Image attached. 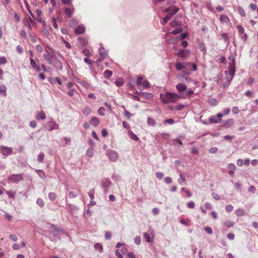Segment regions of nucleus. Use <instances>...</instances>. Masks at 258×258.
I'll return each instance as SVG.
<instances>
[{
  "mask_svg": "<svg viewBox=\"0 0 258 258\" xmlns=\"http://www.w3.org/2000/svg\"><path fill=\"white\" fill-rule=\"evenodd\" d=\"M162 101L165 104L169 103H175L180 98V97L175 93H171L168 92L165 93H161L160 95Z\"/></svg>",
  "mask_w": 258,
  "mask_h": 258,
  "instance_id": "obj_1",
  "label": "nucleus"
},
{
  "mask_svg": "<svg viewBox=\"0 0 258 258\" xmlns=\"http://www.w3.org/2000/svg\"><path fill=\"white\" fill-rule=\"evenodd\" d=\"M143 78L142 76H139L137 80V85L140 90L147 89L150 88V85L148 81H143Z\"/></svg>",
  "mask_w": 258,
  "mask_h": 258,
  "instance_id": "obj_2",
  "label": "nucleus"
},
{
  "mask_svg": "<svg viewBox=\"0 0 258 258\" xmlns=\"http://www.w3.org/2000/svg\"><path fill=\"white\" fill-rule=\"evenodd\" d=\"M23 180V174H12L8 178V181L9 183H18Z\"/></svg>",
  "mask_w": 258,
  "mask_h": 258,
  "instance_id": "obj_3",
  "label": "nucleus"
},
{
  "mask_svg": "<svg viewBox=\"0 0 258 258\" xmlns=\"http://www.w3.org/2000/svg\"><path fill=\"white\" fill-rule=\"evenodd\" d=\"M45 231H48L55 235L57 234L59 231V228L54 225H50L49 223H46L43 226Z\"/></svg>",
  "mask_w": 258,
  "mask_h": 258,
  "instance_id": "obj_4",
  "label": "nucleus"
},
{
  "mask_svg": "<svg viewBox=\"0 0 258 258\" xmlns=\"http://www.w3.org/2000/svg\"><path fill=\"white\" fill-rule=\"evenodd\" d=\"M0 149L2 153L5 156H7L11 155L13 153V149L11 147H7L5 146H0Z\"/></svg>",
  "mask_w": 258,
  "mask_h": 258,
  "instance_id": "obj_5",
  "label": "nucleus"
},
{
  "mask_svg": "<svg viewBox=\"0 0 258 258\" xmlns=\"http://www.w3.org/2000/svg\"><path fill=\"white\" fill-rule=\"evenodd\" d=\"M235 73V67L233 64H230L229 66L228 69V75H229V77L227 76V79L229 82V83H230V81L232 80V78L234 75Z\"/></svg>",
  "mask_w": 258,
  "mask_h": 258,
  "instance_id": "obj_6",
  "label": "nucleus"
},
{
  "mask_svg": "<svg viewBox=\"0 0 258 258\" xmlns=\"http://www.w3.org/2000/svg\"><path fill=\"white\" fill-rule=\"evenodd\" d=\"M47 128L51 131L53 130L58 129V125L54 121H49L47 122Z\"/></svg>",
  "mask_w": 258,
  "mask_h": 258,
  "instance_id": "obj_7",
  "label": "nucleus"
},
{
  "mask_svg": "<svg viewBox=\"0 0 258 258\" xmlns=\"http://www.w3.org/2000/svg\"><path fill=\"white\" fill-rule=\"evenodd\" d=\"M234 124V119L233 118H229L225 120L223 122V126L225 128L231 127Z\"/></svg>",
  "mask_w": 258,
  "mask_h": 258,
  "instance_id": "obj_8",
  "label": "nucleus"
},
{
  "mask_svg": "<svg viewBox=\"0 0 258 258\" xmlns=\"http://www.w3.org/2000/svg\"><path fill=\"white\" fill-rule=\"evenodd\" d=\"M179 10V9L177 7H175V6L170 7L168 9H167L165 10V12L169 14V15L171 17V16L174 15L175 13H176Z\"/></svg>",
  "mask_w": 258,
  "mask_h": 258,
  "instance_id": "obj_9",
  "label": "nucleus"
},
{
  "mask_svg": "<svg viewBox=\"0 0 258 258\" xmlns=\"http://www.w3.org/2000/svg\"><path fill=\"white\" fill-rule=\"evenodd\" d=\"M190 64V63L186 62H177L175 64L176 69L178 71H180L182 69L186 68Z\"/></svg>",
  "mask_w": 258,
  "mask_h": 258,
  "instance_id": "obj_10",
  "label": "nucleus"
},
{
  "mask_svg": "<svg viewBox=\"0 0 258 258\" xmlns=\"http://www.w3.org/2000/svg\"><path fill=\"white\" fill-rule=\"evenodd\" d=\"M189 53V51L188 50L180 49L177 52V55L183 58H186L187 57V54Z\"/></svg>",
  "mask_w": 258,
  "mask_h": 258,
  "instance_id": "obj_11",
  "label": "nucleus"
},
{
  "mask_svg": "<svg viewBox=\"0 0 258 258\" xmlns=\"http://www.w3.org/2000/svg\"><path fill=\"white\" fill-rule=\"evenodd\" d=\"M75 9L74 8L71 9L70 8H66L64 9V14L68 18H71L72 17L74 13Z\"/></svg>",
  "mask_w": 258,
  "mask_h": 258,
  "instance_id": "obj_12",
  "label": "nucleus"
},
{
  "mask_svg": "<svg viewBox=\"0 0 258 258\" xmlns=\"http://www.w3.org/2000/svg\"><path fill=\"white\" fill-rule=\"evenodd\" d=\"M176 88L179 92H182L186 90L187 87L183 83H178L176 85Z\"/></svg>",
  "mask_w": 258,
  "mask_h": 258,
  "instance_id": "obj_13",
  "label": "nucleus"
},
{
  "mask_svg": "<svg viewBox=\"0 0 258 258\" xmlns=\"http://www.w3.org/2000/svg\"><path fill=\"white\" fill-rule=\"evenodd\" d=\"M85 28L83 25L78 26L75 30L76 34H82L85 32Z\"/></svg>",
  "mask_w": 258,
  "mask_h": 258,
  "instance_id": "obj_14",
  "label": "nucleus"
},
{
  "mask_svg": "<svg viewBox=\"0 0 258 258\" xmlns=\"http://www.w3.org/2000/svg\"><path fill=\"white\" fill-rule=\"evenodd\" d=\"M30 63L32 68L36 71L39 72L41 70L40 67L37 64L36 61L32 58H30Z\"/></svg>",
  "mask_w": 258,
  "mask_h": 258,
  "instance_id": "obj_15",
  "label": "nucleus"
},
{
  "mask_svg": "<svg viewBox=\"0 0 258 258\" xmlns=\"http://www.w3.org/2000/svg\"><path fill=\"white\" fill-rule=\"evenodd\" d=\"M35 118L37 120L45 119L46 118V115H45L44 112L43 111H41L37 112V113L35 116Z\"/></svg>",
  "mask_w": 258,
  "mask_h": 258,
  "instance_id": "obj_16",
  "label": "nucleus"
},
{
  "mask_svg": "<svg viewBox=\"0 0 258 258\" xmlns=\"http://www.w3.org/2000/svg\"><path fill=\"white\" fill-rule=\"evenodd\" d=\"M98 51L100 56L103 57V58H105L107 56V52L103 47L99 48Z\"/></svg>",
  "mask_w": 258,
  "mask_h": 258,
  "instance_id": "obj_17",
  "label": "nucleus"
},
{
  "mask_svg": "<svg viewBox=\"0 0 258 258\" xmlns=\"http://www.w3.org/2000/svg\"><path fill=\"white\" fill-rule=\"evenodd\" d=\"M77 81L78 83L80 84L83 87L86 89H88L90 87L89 84L86 81L80 80L77 79Z\"/></svg>",
  "mask_w": 258,
  "mask_h": 258,
  "instance_id": "obj_18",
  "label": "nucleus"
},
{
  "mask_svg": "<svg viewBox=\"0 0 258 258\" xmlns=\"http://www.w3.org/2000/svg\"><path fill=\"white\" fill-rule=\"evenodd\" d=\"M99 119L97 117H93L90 120L91 124L94 126H97L99 124Z\"/></svg>",
  "mask_w": 258,
  "mask_h": 258,
  "instance_id": "obj_19",
  "label": "nucleus"
},
{
  "mask_svg": "<svg viewBox=\"0 0 258 258\" xmlns=\"http://www.w3.org/2000/svg\"><path fill=\"white\" fill-rule=\"evenodd\" d=\"M118 157V155L114 151H111L109 155V158L112 161H115Z\"/></svg>",
  "mask_w": 258,
  "mask_h": 258,
  "instance_id": "obj_20",
  "label": "nucleus"
},
{
  "mask_svg": "<svg viewBox=\"0 0 258 258\" xmlns=\"http://www.w3.org/2000/svg\"><path fill=\"white\" fill-rule=\"evenodd\" d=\"M217 118L218 117L217 116H212L210 117V118H209V121L211 123H217L221 122V119L219 118L218 119Z\"/></svg>",
  "mask_w": 258,
  "mask_h": 258,
  "instance_id": "obj_21",
  "label": "nucleus"
},
{
  "mask_svg": "<svg viewBox=\"0 0 258 258\" xmlns=\"http://www.w3.org/2000/svg\"><path fill=\"white\" fill-rule=\"evenodd\" d=\"M230 113V109L227 108L223 111V113H219L217 114V116L219 118H221L224 115H228Z\"/></svg>",
  "mask_w": 258,
  "mask_h": 258,
  "instance_id": "obj_22",
  "label": "nucleus"
},
{
  "mask_svg": "<svg viewBox=\"0 0 258 258\" xmlns=\"http://www.w3.org/2000/svg\"><path fill=\"white\" fill-rule=\"evenodd\" d=\"M91 108L89 106H86L82 110V112L85 115H88L91 113Z\"/></svg>",
  "mask_w": 258,
  "mask_h": 258,
  "instance_id": "obj_23",
  "label": "nucleus"
},
{
  "mask_svg": "<svg viewBox=\"0 0 258 258\" xmlns=\"http://www.w3.org/2000/svg\"><path fill=\"white\" fill-rule=\"evenodd\" d=\"M153 95L151 93H146L143 92V94L141 96V97L143 98L146 99H149L153 97Z\"/></svg>",
  "mask_w": 258,
  "mask_h": 258,
  "instance_id": "obj_24",
  "label": "nucleus"
},
{
  "mask_svg": "<svg viewBox=\"0 0 258 258\" xmlns=\"http://www.w3.org/2000/svg\"><path fill=\"white\" fill-rule=\"evenodd\" d=\"M128 133L130 137L132 139L137 141L139 140V138L132 131H129Z\"/></svg>",
  "mask_w": 258,
  "mask_h": 258,
  "instance_id": "obj_25",
  "label": "nucleus"
},
{
  "mask_svg": "<svg viewBox=\"0 0 258 258\" xmlns=\"http://www.w3.org/2000/svg\"><path fill=\"white\" fill-rule=\"evenodd\" d=\"M220 20L222 23H228L229 22V19L226 15H222L220 17Z\"/></svg>",
  "mask_w": 258,
  "mask_h": 258,
  "instance_id": "obj_26",
  "label": "nucleus"
},
{
  "mask_svg": "<svg viewBox=\"0 0 258 258\" xmlns=\"http://www.w3.org/2000/svg\"><path fill=\"white\" fill-rule=\"evenodd\" d=\"M94 248L100 252L103 251V246L100 243H96L94 245Z\"/></svg>",
  "mask_w": 258,
  "mask_h": 258,
  "instance_id": "obj_27",
  "label": "nucleus"
},
{
  "mask_svg": "<svg viewBox=\"0 0 258 258\" xmlns=\"http://www.w3.org/2000/svg\"><path fill=\"white\" fill-rule=\"evenodd\" d=\"M112 75V72L109 70H106L104 72V77L105 78L109 79L110 78Z\"/></svg>",
  "mask_w": 258,
  "mask_h": 258,
  "instance_id": "obj_28",
  "label": "nucleus"
},
{
  "mask_svg": "<svg viewBox=\"0 0 258 258\" xmlns=\"http://www.w3.org/2000/svg\"><path fill=\"white\" fill-rule=\"evenodd\" d=\"M46 51L47 52V54L49 55L50 57H53L55 56L54 52L51 48L47 47L46 48Z\"/></svg>",
  "mask_w": 258,
  "mask_h": 258,
  "instance_id": "obj_29",
  "label": "nucleus"
},
{
  "mask_svg": "<svg viewBox=\"0 0 258 258\" xmlns=\"http://www.w3.org/2000/svg\"><path fill=\"white\" fill-rule=\"evenodd\" d=\"M147 123L149 125H151V126H155L156 124L155 120L151 117L148 118Z\"/></svg>",
  "mask_w": 258,
  "mask_h": 258,
  "instance_id": "obj_30",
  "label": "nucleus"
},
{
  "mask_svg": "<svg viewBox=\"0 0 258 258\" xmlns=\"http://www.w3.org/2000/svg\"><path fill=\"white\" fill-rule=\"evenodd\" d=\"M7 88L5 86L1 85L0 86V93L3 94L4 96H6L7 95L6 93Z\"/></svg>",
  "mask_w": 258,
  "mask_h": 258,
  "instance_id": "obj_31",
  "label": "nucleus"
},
{
  "mask_svg": "<svg viewBox=\"0 0 258 258\" xmlns=\"http://www.w3.org/2000/svg\"><path fill=\"white\" fill-rule=\"evenodd\" d=\"M170 25L172 27H175L181 25V23L179 21L173 20L170 22Z\"/></svg>",
  "mask_w": 258,
  "mask_h": 258,
  "instance_id": "obj_32",
  "label": "nucleus"
},
{
  "mask_svg": "<svg viewBox=\"0 0 258 258\" xmlns=\"http://www.w3.org/2000/svg\"><path fill=\"white\" fill-rule=\"evenodd\" d=\"M82 53L86 56H91L92 55L91 51L88 49H85L82 51Z\"/></svg>",
  "mask_w": 258,
  "mask_h": 258,
  "instance_id": "obj_33",
  "label": "nucleus"
},
{
  "mask_svg": "<svg viewBox=\"0 0 258 258\" xmlns=\"http://www.w3.org/2000/svg\"><path fill=\"white\" fill-rule=\"evenodd\" d=\"M116 85L118 87H121L124 84V81L122 79H118L115 82Z\"/></svg>",
  "mask_w": 258,
  "mask_h": 258,
  "instance_id": "obj_34",
  "label": "nucleus"
},
{
  "mask_svg": "<svg viewBox=\"0 0 258 258\" xmlns=\"http://www.w3.org/2000/svg\"><path fill=\"white\" fill-rule=\"evenodd\" d=\"M180 221L182 224L185 226H187L190 224V220L189 219H181Z\"/></svg>",
  "mask_w": 258,
  "mask_h": 258,
  "instance_id": "obj_35",
  "label": "nucleus"
},
{
  "mask_svg": "<svg viewBox=\"0 0 258 258\" xmlns=\"http://www.w3.org/2000/svg\"><path fill=\"white\" fill-rule=\"evenodd\" d=\"M144 237L147 242H151L152 241L150 235L147 233H144Z\"/></svg>",
  "mask_w": 258,
  "mask_h": 258,
  "instance_id": "obj_36",
  "label": "nucleus"
},
{
  "mask_svg": "<svg viewBox=\"0 0 258 258\" xmlns=\"http://www.w3.org/2000/svg\"><path fill=\"white\" fill-rule=\"evenodd\" d=\"M56 197V195L54 192H51L48 194V198L50 200L54 201Z\"/></svg>",
  "mask_w": 258,
  "mask_h": 258,
  "instance_id": "obj_37",
  "label": "nucleus"
},
{
  "mask_svg": "<svg viewBox=\"0 0 258 258\" xmlns=\"http://www.w3.org/2000/svg\"><path fill=\"white\" fill-rule=\"evenodd\" d=\"M44 158V154L41 153L37 157V161L39 162H43Z\"/></svg>",
  "mask_w": 258,
  "mask_h": 258,
  "instance_id": "obj_38",
  "label": "nucleus"
},
{
  "mask_svg": "<svg viewBox=\"0 0 258 258\" xmlns=\"http://www.w3.org/2000/svg\"><path fill=\"white\" fill-rule=\"evenodd\" d=\"M222 39H223L225 42H227L228 41V34L226 33H222L221 35Z\"/></svg>",
  "mask_w": 258,
  "mask_h": 258,
  "instance_id": "obj_39",
  "label": "nucleus"
},
{
  "mask_svg": "<svg viewBox=\"0 0 258 258\" xmlns=\"http://www.w3.org/2000/svg\"><path fill=\"white\" fill-rule=\"evenodd\" d=\"M105 58H103L101 56H100V58H98L96 61V63L97 65V67L100 68L101 70H102L103 68L102 67L100 66V63Z\"/></svg>",
  "mask_w": 258,
  "mask_h": 258,
  "instance_id": "obj_40",
  "label": "nucleus"
},
{
  "mask_svg": "<svg viewBox=\"0 0 258 258\" xmlns=\"http://www.w3.org/2000/svg\"><path fill=\"white\" fill-rule=\"evenodd\" d=\"M6 194L7 195L13 199L15 198V193L14 192H12V191H6Z\"/></svg>",
  "mask_w": 258,
  "mask_h": 258,
  "instance_id": "obj_41",
  "label": "nucleus"
},
{
  "mask_svg": "<svg viewBox=\"0 0 258 258\" xmlns=\"http://www.w3.org/2000/svg\"><path fill=\"white\" fill-rule=\"evenodd\" d=\"M105 109L103 107H100L98 110V113L99 115L101 116H104L105 115Z\"/></svg>",
  "mask_w": 258,
  "mask_h": 258,
  "instance_id": "obj_42",
  "label": "nucleus"
},
{
  "mask_svg": "<svg viewBox=\"0 0 258 258\" xmlns=\"http://www.w3.org/2000/svg\"><path fill=\"white\" fill-rule=\"evenodd\" d=\"M187 36V34L186 33H181L179 36L177 37V39L179 40H183Z\"/></svg>",
  "mask_w": 258,
  "mask_h": 258,
  "instance_id": "obj_43",
  "label": "nucleus"
},
{
  "mask_svg": "<svg viewBox=\"0 0 258 258\" xmlns=\"http://www.w3.org/2000/svg\"><path fill=\"white\" fill-rule=\"evenodd\" d=\"M238 11L241 16L244 17L245 16L244 10L241 7H239L238 8Z\"/></svg>",
  "mask_w": 258,
  "mask_h": 258,
  "instance_id": "obj_44",
  "label": "nucleus"
},
{
  "mask_svg": "<svg viewBox=\"0 0 258 258\" xmlns=\"http://www.w3.org/2000/svg\"><path fill=\"white\" fill-rule=\"evenodd\" d=\"M234 224V223L231 221H227L225 222V225L228 228L232 227Z\"/></svg>",
  "mask_w": 258,
  "mask_h": 258,
  "instance_id": "obj_45",
  "label": "nucleus"
},
{
  "mask_svg": "<svg viewBox=\"0 0 258 258\" xmlns=\"http://www.w3.org/2000/svg\"><path fill=\"white\" fill-rule=\"evenodd\" d=\"M77 24L78 22L75 19H72L69 23V25L70 27H73Z\"/></svg>",
  "mask_w": 258,
  "mask_h": 258,
  "instance_id": "obj_46",
  "label": "nucleus"
},
{
  "mask_svg": "<svg viewBox=\"0 0 258 258\" xmlns=\"http://www.w3.org/2000/svg\"><path fill=\"white\" fill-rule=\"evenodd\" d=\"M110 184V181L108 179H105L103 182L104 187H107Z\"/></svg>",
  "mask_w": 258,
  "mask_h": 258,
  "instance_id": "obj_47",
  "label": "nucleus"
},
{
  "mask_svg": "<svg viewBox=\"0 0 258 258\" xmlns=\"http://www.w3.org/2000/svg\"><path fill=\"white\" fill-rule=\"evenodd\" d=\"M8 62L7 58L5 56L0 57V64H5Z\"/></svg>",
  "mask_w": 258,
  "mask_h": 258,
  "instance_id": "obj_48",
  "label": "nucleus"
},
{
  "mask_svg": "<svg viewBox=\"0 0 258 258\" xmlns=\"http://www.w3.org/2000/svg\"><path fill=\"white\" fill-rule=\"evenodd\" d=\"M43 57L47 61V62H48V64L51 63L52 62H51V59L49 57V55H48L47 54H44Z\"/></svg>",
  "mask_w": 258,
  "mask_h": 258,
  "instance_id": "obj_49",
  "label": "nucleus"
},
{
  "mask_svg": "<svg viewBox=\"0 0 258 258\" xmlns=\"http://www.w3.org/2000/svg\"><path fill=\"white\" fill-rule=\"evenodd\" d=\"M134 242L136 244L139 245L141 243V240L140 236H136L134 238Z\"/></svg>",
  "mask_w": 258,
  "mask_h": 258,
  "instance_id": "obj_50",
  "label": "nucleus"
},
{
  "mask_svg": "<svg viewBox=\"0 0 258 258\" xmlns=\"http://www.w3.org/2000/svg\"><path fill=\"white\" fill-rule=\"evenodd\" d=\"M37 204L41 207L44 206V202L42 199L38 198L37 200Z\"/></svg>",
  "mask_w": 258,
  "mask_h": 258,
  "instance_id": "obj_51",
  "label": "nucleus"
},
{
  "mask_svg": "<svg viewBox=\"0 0 258 258\" xmlns=\"http://www.w3.org/2000/svg\"><path fill=\"white\" fill-rule=\"evenodd\" d=\"M77 196V194L75 191H70L69 194V197L70 198H75Z\"/></svg>",
  "mask_w": 258,
  "mask_h": 258,
  "instance_id": "obj_52",
  "label": "nucleus"
},
{
  "mask_svg": "<svg viewBox=\"0 0 258 258\" xmlns=\"http://www.w3.org/2000/svg\"><path fill=\"white\" fill-rule=\"evenodd\" d=\"M94 193H95V190L94 189L91 190L88 192L89 196L90 197V198H91V200H93L94 199Z\"/></svg>",
  "mask_w": 258,
  "mask_h": 258,
  "instance_id": "obj_53",
  "label": "nucleus"
},
{
  "mask_svg": "<svg viewBox=\"0 0 258 258\" xmlns=\"http://www.w3.org/2000/svg\"><path fill=\"white\" fill-rule=\"evenodd\" d=\"M182 30L181 29H175L173 30L171 33L174 35L180 33L181 32Z\"/></svg>",
  "mask_w": 258,
  "mask_h": 258,
  "instance_id": "obj_54",
  "label": "nucleus"
},
{
  "mask_svg": "<svg viewBox=\"0 0 258 258\" xmlns=\"http://www.w3.org/2000/svg\"><path fill=\"white\" fill-rule=\"evenodd\" d=\"M79 40L80 43L84 46H86L88 43V41L85 38H80Z\"/></svg>",
  "mask_w": 258,
  "mask_h": 258,
  "instance_id": "obj_55",
  "label": "nucleus"
},
{
  "mask_svg": "<svg viewBox=\"0 0 258 258\" xmlns=\"http://www.w3.org/2000/svg\"><path fill=\"white\" fill-rule=\"evenodd\" d=\"M205 230L208 234H211L213 233V230L210 227L207 226L205 227Z\"/></svg>",
  "mask_w": 258,
  "mask_h": 258,
  "instance_id": "obj_56",
  "label": "nucleus"
},
{
  "mask_svg": "<svg viewBox=\"0 0 258 258\" xmlns=\"http://www.w3.org/2000/svg\"><path fill=\"white\" fill-rule=\"evenodd\" d=\"M232 112L234 113V114H237L239 113V108L237 106H234L232 108Z\"/></svg>",
  "mask_w": 258,
  "mask_h": 258,
  "instance_id": "obj_57",
  "label": "nucleus"
},
{
  "mask_svg": "<svg viewBox=\"0 0 258 258\" xmlns=\"http://www.w3.org/2000/svg\"><path fill=\"white\" fill-rule=\"evenodd\" d=\"M156 175L157 177L159 179H161L164 176L163 173L160 172H156Z\"/></svg>",
  "mask_w": 258,
  "mask_h": 258,
  "instance_id": "obj_58",
  "label": "nucleus"
},
{
  "mask_svg": "<svg viewBox=\"0 0 258 258\" xmlns=\"http://www.w3.org/2000/svg\"><path fill=\"white\" fill-rule=\"evenodd\" d=\"M111 234L110 232L106 231L105 234V237L106 239L109 240L111 238Z\"/></svg>",
  "mask_w": 258,
  "mask_h": 258,
  "instance_id": "obj_59",
  "label": "nucleus"
},
{
  "mask_svg": "<svg viewBox=\"0 0 258 258\" xmlns=\"http://www.w3.org/2000/svg\"><path fill=\"white\" fill-rule=\"evenodd\" d=\"M52 23L53 24V27L55 29H57L58 28V25L57 24L56 20L54 18L52 19Z\"/></svg>",
  "mask_w": 258,
  "mask_h": 258,
  "instance_id": "obj_60",
  "label": "nucleus"
},
{
  "mask_svg": "<svg viewBox=\"0 0 258 258\" xmlns=\"http://www.w3.org/2000/svg\"><path fill=\"white\" fill-rule=\"evenodd\" d=\"M164 181H165V182L166 183L169 184V183H171L172 182V180L171 177H166L164 179Z\"/></svg>",
  "mask_w": 258,
  "mask_h": 258,
  "instance_id": "obj_61",
  "label": "nucleus"
},
{
  "mask_svg": "<svg viewBox=\"0 0 258 258\" xmlns=\"http://www.w3.org/2000/svg\"><path fill=\"white\" fill-rule=\"evenodd\" d=\"M121 252L122 254L127 253V248L125 246H122L120 249Z\"/></svg>",
  "mask_w": 258,
  "mask_h": 258,
  "instance_id": "obj_62",
  "label": "nucleus"
},
{
  "mask_svg": "<svg viewBox=\"0 0 258 258\" xmlns=\"http://www.w3.org/2000/svg\"><path fill=\"white\" fill-rule=\"evenodd\" d=\"M171 18V17L169 16V15L163 18V21L164 23H166L169 20H170Z\"/></svg>",
  "mask_w": 258,
  "mask_h": 258,
  "instance_id": "obj_63",
  "label": "nucleus"
},
{
  "mask_svg": "<svg viewBox=\"0 0 258 258\" xmlns=\"http://www.w3.org/2000/svg\"><path fill=\"white\" fill-rule=\"evenodd\" d=\"M195 207V203L193 202H189L187 204V208L189 209H193Z\"/></svg>",
  "mask_w": 258,
  "mask_h": 258,
  "instance_id": "obj_64",
  "label": "nucleus"
}]
</instances>
